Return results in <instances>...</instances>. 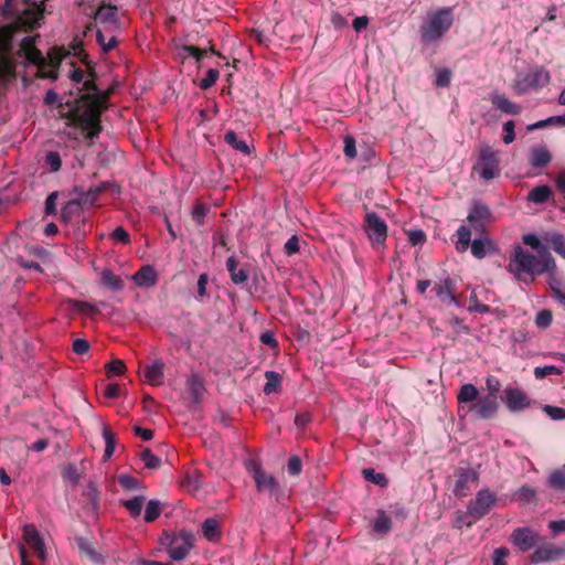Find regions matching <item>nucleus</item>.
<instances>
[{"label": "nucleus", "instance_id": "obj_15", "mask_svg": "<svg viewBox=\"0 0 565 565\" xmlns=\"http://www.w3.org/2000/svg\"><path fill=\"white\" fill-rule=\"evenodd\" d=\"M23 536L25 540V543L29 545L30 548L34 551L36 556L42 561L45 562L46 559V551L44 542L36 530V527L32 524H28L23 529Z\"/></svg>", "mask_w": 565, "mask_h": 565}, {"label": "nucleus", "instance_id": "obj_3", "mask_svg": "<svg viewBox=\"0 0 565 565\" xmlns=\"http://www.w3.org/2000/svg\"><path fill=\"white\" fill-rule=\"evenodd\" d=\"M62 117L70 120L71 125L87 131L86 138L90 140L97 138L102 132V113L95 109L93 105L85 104L83 111L78 106H74L67 113H63Z\"/></svg>", "mask_w": 565, "mask_h": 565}, {"label": "nucleus", "instance_id": "obj_54", "mask_svg": "<svg viewBox=\"0 0 565 565\" xmlns=\"http://www.w3.org/2000/svg\"><path fill=\"white\" fill-rule=\"evenodd\" d=\"M79 210V204L75 200L68 201L61 210V220L65 223L72 220L75 212Z\"/></svg>", "mask_w": 565, "mask_h": 565}, {"label": "nucleus", "instance_id": "obj_36", "mask_svg": "<svg viewBox=\"0 0 565 565\" xmlns=\"http://www.w3.org/2000/svg\"><path fill=\"white\" fill-rule=\"evenodd\" d=\"M182 487L188 492H198L202 488V476L198 471L186 473L182 481Z\"/></svg>", "mask_w": 565, "mask_h": 565}, {"label": "nucleus", "instance_id": "obj_62", "mask_svg": "<svg viewBox=\"0 0 565 565\" xmlns=\"http://www.w3.org/2000/svg\"><path fill=\"white\" fill-rule=\"evenodd\" d=\"M68 53L63 47H53L49 52V58L54 67H58L62 61L67 56Z\"/></svg>", "mask_w": 565, "mask_h": 565}, {"label": "nucleus", "instance_id": "obj_63", "mask_svg": "<svg viewBox=\"0 0 565 565\" xmlns=\"http://www.w3.org/2000/svg\"><path fill=\"white\" fill-rule=\"evenodd\" d=\"M553 297L563 306H565V287L556 280L550 284Z\"/></svg>", "mask_w": 565, "mask_h": 565}, {"label": "nucleus", "instance_id": "obj_4", "mask_svg": "<svg viewBox=\"0 0 565 565\" xmlns=\"http://www.w3.org/2000/svg\"><path fill=\"white\" fill-rule=\"evenodd\" d=\"M195 536L192 531L182 529L178 533L164 532L160 537L161 546L168 552L171 559L183 561L194 545Z\"/></svg>", "mask_w": 565, "mask_h": 565}, {"label": "nucleus", "instance_id": "obj_9", "mask_svg": "<svg viewBox=\"0 0 565 565\" xmlns=\"http://www.w3.org/2000/svg\"><path fill=\"white\" fill-rule=\"evenodd\" d=\"M497 502V495L489 489L480 490L473 500L468 504L467 514L473 519V521L480 520Z\"/></svg>", "mask_w": 565, "mask_h": 565}, {"label": "nucleus", "instance_id": "obj_20", "mask_svg": "<svg viewBox=\"0 0 565 565\" xmlns=\"http://www.w3.org/2000/svg\"><path fill=\"white\" fill-rule=\"evenodd\" d=\"M490 102L497 109L508 115L515 116L519 115L522 110L520 105L513 103L503 94H491Z\"/></svg>", "mask_w": 565, "mask_h": 565}, {"label": "nucleus", "instance_id": "obj_26", "mask_svg": "<svg viewBox=\"0 0 565 565\" xmlns=\"http://www.w3.org/2000/svg\"><path fill=\"white\" fill-rule=\"evenodd\" d=\"M226 269L230 273L231 280L235 285L245 284L248 279V274L245 269H237V259L235 256H231L226 260Z\"/></svg>", "mask_w": 565, "mask_h": 565}, {"label": "nucleus", "instance_id": "obj_29", "mask_svg": "<svg viewBox=\"0 0 565 565\" xmlns=\"http://www.w3.org/2000/svg\"><path fill=\"white\" fill-rule=\"evenodd\" d=\"M15 62L6 55H0V83H7L15 77Z\"/></svg>", "mask_w": 565, "mask_h": 565}, {"label": "nucleus", "instance_id": "obj_48", "mask_svg": "<svg viewBox=\"0 0 565 565\" xmlns=\"http://www.w3.org/2000/svg\"><path fill=\"white\" fill-rule=\"evenodd\" d=\"M209 206L196 201L192 210V218L196 225L202 226L205 223V216L209 212Z\"/></svg>", "mask_w": 565, "mask_h": 565}, {"label": "nucleus", "instance_id": "obj_44", "mask_svg": "<svg viewBox=\"0 0 565 565\" xmlns=\"http://www.w3.org/2000/svg\"><path fill=\"white\" fill-rule=\"evenodd\" d=\"M545 241L555 253L565 258V238L562 234L553 233L545 237Z\"/></svg>", "mask_w": 565, "mask_h": 565}, {"label": "nucleus", "instance_id": "obj_27", "mask_svg": "<svg viewBox=\"0 0 565 565\" xmlns=\"http://www.w3.org/2000/svg\"><path fill=\"white\" fill-rule=\"evenodd\" d=\"M479 398V391L478 388L470 383L463 384L458 394H457V401L458 404H473Z\"/></svg>", "mask_w": 565, "mask_h": 565}, {"label": "nucleus", "instance_id": "obj_58", "mask_svg": "<svg viewBox=\"0 0 565 565\" xmlns=\"http://www.w3.org/2000/svg\"><path fill=\"white\" fill-rule=\"evenodd\" d=\"M218 75L220 73L216 68H209L205 76L200 81V88H211L216 83Z\"/></svg>", "mask_w": 565, "mask_h": 565}, {"label": "nucleus", "instance_id": "obj_40", "mask_svg": "<svg viewBox=\"0 0 565 565\" xmlns=\"http://www.w3.org/2000/svg\"><path fill=\"white\" fill-rule=\"evenodd\" d=\"M102 281L106 287L114 291H119L124 288L122 279L108 269L103 271Z\"/></svg>", "mask_w": 565, "mask_h": 565}, {"label": "nucleus", "instance_id": "obj_30", "mask_svg": "<svg viewBox=\"0 0 565 565\" xmlns=\"http://www.w3.org/2000/svg\"><path fill=\"white\" fill-rule=\"evenodd\" d=\"M433 291L444 303H455L456 298L451 290L450 281L447 279L444 282L436 284Z\"/></svg>", "mask_w": 565, "mask_h": 565}, {"label": "nucleus", "instance_id": "obj_61", "mask_svg": "<svg viewBox=\"0 0 565 565\" xmlns=\"http://www.w3.org/2000/svg\"><path fill=\"white\" fill-rule=\"evenodd\" d=\"M562 370L554 365L537 366L534 369V375L536 379H544L548 375H561Z\"/></svg>", "mask_w": 565, "mask_h": 565}, {"label": "nucleus", "instance_id": "obj_41", "mask_svg": "<svg viewBox=\"0 0 565 565\" xmlns=\"http://www.w3.org/2000/svg\"><path fill=\"white\" fill-rule=\"evenodd\" d=\"M117 8L115 6H102L96 12V20L103 23H113L116 22Z\"/></svg>", "mask_w": 565, "mask_h": 565}, {"label": "nucleus", "instance_id": "obj_38", "mask_svg": "<svg viewBox=\"0 0 565 565\" xmlns=\"http://www.w3.org/2000/svg\"><path fill=\"white\" fill-rule=\"evenodd\" d=\"M362 475L367 482L381 488H385L388 484L386 476L382 472L375 471L373 468L363 469Z\"/></svg>", "mask_w": 565, "mask_h": 565}, {"label": "nucleus", "instance_id": "obj_45", "mask_svg": "<svg viewBox=\"0 0 565 565\" xmlns=\"http://www.w3.org/2000/svg\"><path fill=\"white\" fill-rule=\"evenodd\" d=\"M103 437L106 443L105 451H104V458L109 459L115 451L116 447V435L110 430L109 427L105 426L103 428Z\"/></svg>", "mask_w": 565, "mask_h": 565}, {"label": "nucleus", "instance_id": "obj_28", "mask_svg": "<svg viewBox=\"0 0 565 565\" xmlns=\"http://www.w3.org/2000/svg\"><path fill=\"white\" fill-rule=\"evenodd\" d=\"M265 377L266 383L263 391L266 395H269L271 393H278L281 391L282 377L279 373L275 371H266Z\"/></svg>", "mask_w": 565, "mask_h": 565}, {"label": "nucleus", "instance_id": "obj_24", "mask_svg": "<svg viewBox=\"0 0 565 565\" xmlns=\"http://www.w3.org/2000/svg\"><path fill=\"white\" fill-rule=\"evenodd\" d=\"M106 191H113V192H120V188L110 181H103L98 185L90 186L86 193H85V201L89 202L90 204H94L98 196L106 192Z\"/></svg>", "mask_w": 565, "mask_h": 565}, {"label": "nucleus", "instance_id": "obj_11", "mask_svg": "<svg viewBox=\"0 0 565 565\" xmlns=\"http://www.w3.org/2000/svg\"><path fill=\"white\" fill-rule=\"evenodd\" d=\"M457 480L454 487V493L457 497H466L471 488L478 483V472L471 468H460L456 473Z\"/></svg>", "mask_w": 565, "mask_h": 565}, {"label": "nucleus", "instance_id": "obj_5", "mask_svg": "<svg viewBox=\"0 0 565 565\" xmlns=\"http://www.w3.org/2000/svg\"><path fill=\"white\" fill-rule=\"evenodd\" d=\"M44 6H21L14 22L4 28L8 41L20 29L33 31L40 26V20L44 14Z\"/></svg>", "mask_w": 565, "mask_h": 565}, {"label": "nucleus", "instance_id": "obj_50", "mask_svg": "<svg viewBox=\"0 0 565 565\" xmlns=\"http://www.w3.org/2000/svg\"><path fill=\"white\" fill-rule=\"evenodd\" d=\"M140 459L145 462V467L148 469H157L162 465V460L154 456L150 449H145L140 454Z\"/></svg>", "mask_w": 565, "mask_h": 565}, {"label": "nucleus", "instance_id": "obj_43", "mask_svg": "<svg viewBox=\"0 0 565 565\" xmlns=\"http://www.w3.org/2000/svg\"><path fill=\"white\" fill-rule=\"evenodd\" d=\"M190 395L195 403H199L204 394V385L201 379L196 375H192L189 380Z\"/></svg>", "mask_w": 565, "mask_h": 565}, {"label": "nucleus", "instance_id": "obj_8", "mask_svg": "<svg viewBox=\"0 0 565 565\" xmlns=\"http://www.w3.org/2000/svg\"><path fill=\"white\" fill-rule=\"evenodd\" d=\"M473 171L483 180H492L500 174V160L498 152L492 147H480L479 158L473 166Z\"/></svg>", "mask_w": 565, "mask_h": 565}, {"label": "nucleus", "instance_id": "obj_16", "mask_svg": "<svg viewBox=\"0 0 565 565\" xmlns=\"http://www.w3.org/2000/svg\"><path fill=\"white\" fill-rule=\"evenodd\" d=\"M490 218L491 213L489 207L481 203H475L468 214V221L477 232H483Z\"/></svg>", "mask_w": 565, "mask_h": 565}, {"label": "nucleus", "instance_id": "obj_19", "mask_svg": "<svg viewBox=\"0 0 565 565\" xmlns=\"http://www.w3.org/2000/svg\"><path fill=\"white\" fill-rule=\"evenodd\" d=\"M536 535L527 527H520L512 533V542L522 552L530 551L536 543Z\"/></svg>", "mask_w": 565, "mask_h": 565}, {"label": "nucleus", "instance_id": "obj_49", "mask_svg": "<svg viewBox=\"0 0 565 565\" xmlns=\"http://www.w3.org/2000/svg\"><path fill=\"white\" fill-rule=\"evenodd\" d=\"M161 514L160 502L158 500H150L146 507L145 521L151 523L156 521Z\"/></svg>", "mask_w": 565, "mask_h": 565}, {"label": "nucleus", "instance_id": "obj_14", "mask_svg": "<svg viewBox=\"0 0 565 565\" xmlns=\"http://www.w3.org/2000/svg\"><path fill=\"white\" fill-rule=\"evenodd\" d=\"M565 554V550L553 544L539 546L531 555L533 564L547 563L559 559Z\"/></svg>", "mask_w": 565, "mask_h": 565}, {"label": "nucleus", "instance_id": "obj_13", "mask_svg": "<svg viewBox=\"0 0 565 565\" xmlns=\"http://www.w3.org/2000/svg\"><path fill=\"white\" fill-rule=\"evenodd\" d=\"M502 399L510 412H519L531 405L530 397L518 387H505Z\"/></svg>", "mask_w": 565, "mask_h": 565}, {"label": "nucleus", "instance_id": "obj_47", "mask_svg": "<svg viewBox=\"0 0 565 565\" xmlns=\"http://www.w3.org/2000/svg\"><path fill=\"white\" fill-rule=\"evenodd\" d=\"M492 246V243L490 239L488 238H484V239H475L471 244H470V247H471V253L472 255L478 258V259H481L483 258L486 255H487V248L488 247H491Z\"/></svg>", "mask_w": 565, "mask_h": 565}, {"label": "nucleus", "instance_id": "obj_17", "mask_svg": "<svg viewBox=\"0 0 565 565\" xmlns=\"http://www.w3.org/2000/svg\"><path fill=\"white\" fill-rule=\"evenodd\" d=\"M79 553L95 565H105V556L94 547V544L86 537L75 539Z\"/></svg>", "mask_w": 565, "mask_h": 565}, {"label": "nucleus", "instance_id": "obj_10", "mask_svg": "<svg viewBox=\"0 0 565 565\" xmlns=\"http://www.w3.org/2000/svg\"><path fill=\"white\" fill-rule=\"evenodd\" d=\"M248 470L253 473L256 488L259 492L267 491L270 495L277 497L280 492L278 480L264 471L260 465L250 462Z\"/></svg>", "mask_w": 565, "mask_h": 565}, {"label": "nucleus", "instance_id": "obj_6", "mask_svg": "<svg viewBox=\"0 0 565 565\" xmlns=\"http://www.w3.org/2000/svg\"><path fill=\"white\" fill-rule=\"evenodd\" d=\"M364 232L376 252H383L386 248L387 225L375 212H366L363 225Z\"/></svg>", "mask_w": 565, "mask_h": 565}, {"label": "nucleus", "instance_id": "obj_52", "mask_svg": "<svg viewBox=\"0 0 565 565\" xmlns=\"http://www.w3.org/2000/svg\"><path fill=\"white\" fill-rule=\"evenodd\" d=\"M118 483L125 490H136L142 487V483L137 478L129 475H120L118 477Z\"/></svg>", "mask_w": 565, "mask_h": 565}, {"label": "nucleus", "instance_id": "obj_18", "mask_svg": "<svg viewBox=\"0 0 565 565\" xmlns=\"http://www.w3.org/2000/svg\"><path fill=\"white\" fill-rule=\"evenodd\" d=\"M85 499L84 510L93 515L97 516L99 512V491L95 482L89 481L83 492Z\"/></svg>", "mask_w": 565, "mask_h": 565}, {"label": "nucleus", "instance_id": "obj_31", "mask_svg": "<svg viewBox=\"0 0 565 565\" xmlns=\"http://www.w3.org/2000/svg\"><path fill=\"white\" fill-rule=\"evenodd\" d=\"M79 100L84 104L93 105L95 109L103 113L107 108V100L102 95V90H97L96 93H85L79 97Z\"/></svg>", "mask_w": 565, "mask_h": 565}, {"label": "nucleus", "instance_id": "obj_64", "mask_svg": "<svg viewBox=\"0 0 565 565\" xmlns=\"http://www.w3.org/2000/svg\"><path fill=\"white\" fill-rule=\"evenodd\" d=\"M451 81V72L448 68H440L437 71L435 84L438 87L449 86Z\"/></svg>", "mask_w": 565, "mask_h": 565}, {"label": "nucleus", "instance_id": "obj_37", "mask_svg": "<svg viewBox=\"0 0 565 565\" xmlns=\"http://www.w3.org/2000/svg\"><path fill=\"white\" fill-rule=\"evenodd\" d=\"M61 475L63 480L68 481L72 484H77L82 478V472L79 471L78 467L73 462H68L65 466H63Z\"/></svg>", "mask_w": 565, "mask_h": 565}, {"label": "nucleus", "instance_id": "obj_55", "mask_svg": "<svg viewBox=\"0 0 565 565\" xmlns=\"http://www.w3.org/2000/svg\"><path fill=\"white\" fill-rule=\"evenodd\" d=\"M21 3H17L15 0H4L1 13L6 19H14L19 13Z\"/></svg>", "mask_w": 565, "mask_h": 565}, {"label": "nucleus", "instance_id": "obj_51", "mask_svg": "<svg viewBox=\"0 0 565 565\" xmlns=\"http://www.w3.org/2000/svg\"><path fill=\"white\" fill-rule=\"evenodd\" d=\"M548 486L555 490H565V471L555 470L548 477Z\"/></svg>", "mask_w": 565, "mask_h": 565}, {"label": "nucleus", "instance_id": "obj_25", "mask_svg": "<svg viewBox=\"0 0 565 565\" xmlns=\"http://www.w3.org/2000/svg\"><path fill=\"white\" fill-rule=\"evenodd\" d=\"M372 530L381 536L387 535L392 530V519L384 510H379L376 512V515L372 521Z\"/></svg>", "mask_w": 565, "mask_h": 565}, {"label": "nucleus", "instance_id": "obj_42", "mask_svg": "<svg viewBox=\"0 0 565 565\" xmlns=\"http://www.w3.org/2000/svg\"><path fill=\"white\" fill-rule=\"evenodd\" d=\"M145 502L143 495L134 497L130 500L122 501L121 504L127 509L132 518H137L141 514Z\"/></svg>", "mask_w": 565, "mask_h": 565}, {"label": "nucleus", "instance_id": "obj_12", "mask_svg": "<svg viewBox=\"0 0 565 565\" xmlns=\"http://www.w3.org/2000/svg\"><path fill=\"white\" fill-rule=\"evenodd\" d=\"M499 409L498 396L483 395L469 406V411L482 419L492 418Z\"/></svg>", "mask_w": 565, "mask_h": 565}, {"label": "nucleus", "instance_id": "obj_23", "mask_svg": "<svg viewBox=\"0 0 565 565\" xmlns=\"http://www.w3.org/2000/svg\"><path fill=\"white\" fill-rule=\"evenodd\" d=\"M132 279L138 286L151 287L157 284L158 277L152 266L145 265L132 276Z\"/></svg>", "mask_w": 565, "mask_h": 565}, {"label": "nucleus", "instance_id": "obj_35", "mask_svg": "<svg viewBox=\"0 0 565 565\" xmlns=\"http://www.w3.org/2000/svg\"><path fill=\"white\" fill-rule=\"evenodd\" d=\"M224 140L233 149L242 152L243 154H249L250 149L245 140L238 138L237 134L233 130H228L224 135Z\"/></svg>", "mask_w": 565, "mask_h": 565}, {"label": "nucleus", "instance_id": "obj_57", "mask_svg": "<svg viewBox=\"0 0 565 565\" xmlns=\"http://www.w3.org/2000/svg\"><path fill=\"white\" fill-rule=\"evenodd\" d=\"M96 41L102 46L104 53L110 52L113 49L117 46V40L115 36H111L108 42H106L105 35L102 30H97L96 32Z\"/></svg>", "mask_w": 565, "mask_h": 565}, {"label": "nucleus", "instance_id": "obj_33", "mask_svg": "<svg viewBox=\"0 0 565 565\" xmlns=\"http://www.w3.org/2000/svg\"><path fill=\"white\" fill-rule=\"evenodd\" d=\"M482 290L481 286L472 289L469 298V310L479 313L490 312V307L487 303L481 302Z\"/></svg>", "mask_w": 565, "mask_h": 565}, {"label": "nucleus", "instance_id": "obj_21", "mask_svg": "<svg viewBox=\"0 0 565 565\" xmlns=\"http://www.w3.org/2000/svg\"><path fill=\"white\" fill-rule=\"evenodd\" d=\"M552 160V154L546 146H534L530 149L529 162L533 168H545Z\"/></svg>", "mask_w": 565, "mask_h": 565}, {"label": "nucleus", "instance_id": "obj_59", "mask_svg": "<svg viewBox=\"0 0 565 565\" xmlns=\"http://www.w3.org/2000/svg\"><path fill=\"white\" fill-rule=\"evenodd\" d=\"M23 56L31 64L38 65L40 67H43L45 65V58H44L42 52L36 47L30 50Z\"/></svg>", "mask_w": 565, "mask_h": 565}, {"label": "nucleus", "instance_id": "obj_22", "mask_svg": "<svg viewBox=\"0 0 565 565\" xmlns=\"http://www.w3.org/2000/svg\"><path fill=\"white\" fill-rule=\"evenodd\" d=\"M164 363L162 360H156L152 364L143 367V376L147 383L158 386L163 382Z\"/></svg>", "mask_w": 565, "mask_h": 565}, {"label": "nucleus", "instance_id": "obj_46", "mask_svg": "<svg viewBox=\"0 0 565 565\" xmlns=\"http://www.w3.org/2000/svg\"><path fill=\"white\" fill-rule=\"evenodd\" d=\"M536 492L535 490L530 486H522L520 489H518L512 500L519 501L522 503H530L535 499Z\"/></svg>", "mask_w": 565, "mask_h": 565}, {"label": "nucleus", "instance_id": "obj_32", "mask_svg": "<svg viewBox=\"0 0 565 565\" xmlns=\"http://www.w3.org/2000/svg\"><path fill=\"white\" fill-rule=\"evenodd\" d=\"M552 195L553 192L548 185H539L530 191L527 200L536 204H543L547 202Z\"/></svg>", "mask_w": 565, "mask_h": 565}, {"label": "nucleus", "instance_id": "obj_56", "mask_svg": "<svg viewBox=\"0 0 565 565\" xmlns=\"http://www.w3.org/2000/svg\"><path fill=\"white\" fill-rule=\"evenodd\" d=\"M45 163L52 172H57L62 167L61 154L57 151H49L45 156Z\"/></svg>", "mask_w": 565, "mask_h": 565}, {"label": "nucleus", "instance_id": "obj_7", "mask_svg": "<svg viewBox=\"0 0 565 565\" xmlns=\"http://www.w3.org/2000/svg\"><path fill=\"white\" fill-rule=\"evenodd\" d=\"M550 81V72L544 67L535 66L527 70L525 73L518 74L514 89L518 95H522L531 89H539L546 86Z\"/></svg>", "mask_w": 565, "mask_h": 565}, {"label": "nucleus", "instance_id": "obj_34", "mask_svg": "<svg viewBox=\"0 0 565 565\" xmlns=\"http://www.w3.org/2000/svg\"><path fill=\"white\" fill-rule=\"evenodd\" d=\"M202 533L210 542H215L221 537V531L217 520L206 519L202 524Z\"/></svg>", "mask_w": 565, "mask_h": 565}, {"label": "nucleus", "instance_id": "obj_39", "mask_svg": "<svg viewBox=\"0 0 565 565\" xmlns=\"http://www.w3.org/2000/svg\"><path fill=\"white\" fill-rule=\"evenodd\" d=\"M457 242H456V249L458 252H466L469 247L471 242V232L468 226H460L457 230Z\"/></svg>", "mask_w": 565, "mask_h": 565}, {"label": "nucleus", "instance_id": "obj_60", "mask_svg": "<svg viewBox=\"0 0 565 565\" xmlns=\"http://www.w3.org/2000/svg\"><path fill=\"white\" fill-rule=\"evenodd\" d=\"M553 321V315L551 310L544 309L537 312L535 317V324L539 328L545 329L551 326Z\"/></svg>", "mask_w": 565, "mask_h": 565}, {"label": "nucleus", "instance_id": "obj_53", "mask_svg": "<svg viewBox=\"0 0 565 565\" xmlns=\"http://www.w3.org/2000/svg\"><path fill=\"white\" fill-rule=\"evenodd\" d=\"M106 373L108 377H111L114 375H122L126 371V365L124 361L119 359H115L108 364H106Z\"/></svg>", "mask_w": 565, "mask_h": 565}, {"label": "nucleus", "instance_id": "obj_2", "mask_svg": "<svg viewBox=\"0 0 565 565\" xmlns=\"http://www.w3.org/2000/svg\"><path fill=\"white\" fill-rule=\"evenodd\" d=\"M455 22L454 9L441 7L426 13L419 28L423 45H438Z\"/></svg>", "mask_w": 565, "mask_h": 565}, {"label": "nucleus", "instance_id": "obj_1", "mask_svg": "<svg viewBox=\"0 0 565 565\" xmlns=\"http://www.w3.org/2000/svg\"><path fill=\"white\" fill-rule=\"evenodd\" d=\"M555 269V260L550 253L535 256L516 246L510 255L508 270L521 282L526 285L535 280L536 275L551 273Z\"/></svg>", "mask_w": 565, "mask_h": 565}]
</instances>
